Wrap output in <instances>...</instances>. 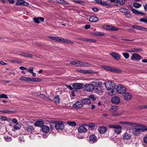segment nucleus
Here are the masks:
<instances>
[{
  "label": "nucleus",
  "mask_w": 147,
  "mask_h": 147,
  "mask_svg": "<svg viewBox=\"0 0 147 147\" xmlns=\"http://www.w3.org/2000/svg\"><path fill=\"white\" fill-rule=\"evenodd\" d=\"M117 125H116L115 124H110L109 125V127L110 128H114L115 129L117 127Z\"/></svg>",
  "instance_id": "obj_50"
},
{
  "label": "nucleus",
  "mask_w": 147,
  "mask_h": 147,
  "mask_svg": "<svg viewBox=\"0 0 147 147\" xmlns=\"http://www.w3.org/2000/svg\"><path fill=\"white\" fill-rule=\"evenodd\" d=\"M92 83L95 84V86L96 87L100 86L102 84L101 82L98 81V80H95L93 81Z\"/></svg>",
  "instance_id": "obj_32"
},
{
  "label": "nucleus",
  "mask_w": 147,
  "mask_h": 147,
  "mask_svg": "<svg viewBox=\"0 0 147 147\" xmlns=\"http://www.w3.org/2000/svg\"><path fill=\"white\" fill-rule=\"evenodd\" d=\"M78 40H82L84 41L89 42V39L84 38H78Z\"/></svg>",
  "instance_id": "obj_48"
},
{
  "label": "nucleus",
  "mask_w": 147,
  "mask_h": 147,
  "mask_svg": "<svg viewBox=\"0 0 147 147\" xmlns=\"http://www.w3.org/2000/svg\"><path fill=\"white\" fill-rule=\"evenodd\" d=\"M30 78L26 77L23 76H22L19 79V80L25 82H29L30 80Z\"/></svg>",
  "instance_id": "obj_28"
},
{
  "label": "nucleus",
  "mask_w": 147,
  "mask_h": 147,
  "mask_svg": "<svg viewBox=\"0 0 147 147\" xmlns=\"http://www.w3.org/2000/svg\"><path fill=\"white\" fill-rule=\"evenodd\" d=\"M125 125H134L135 124L134 123H132L131 122H125Z\"/></svg>",
  "instance_id": "obj_54"
},
{
  "label": "nucleus",
  "mask_w": 147,
  "mask_h": 147,
  "mask_svg": "<svg viewBox=\"0 0 147 147\" xmlns=\"http://www.w3.org/2000/svg\"><path fill=\"white\" fill-rule=\"evenodd\" d=\"M109 71L116 73H119L121 72V71L120 69L116 68L110 66L109 69Z\"/></svg>",
  "instance_id": "obj_20"
},
{
  "label": "nucleus",
  "mask_w": 147,
  "mask_h": 147,
  "mask_svg": "<svg viewBox=\"0 0 147 147\" xmlns=\"http://www.w3.org/2000/svg\"><path fill=\"white\" fill-rule=\"evenodd\" d=\"M21 126L20 125L17 123L13 127V128L14 130H17L18 129H20V128Z\"/></svg>",
  "instance_id": "obj_42"
},
{
  "label": "nucleus",
  "mask_w": 147,
  "mask_h": 147,
  "mask_svg": "<svg viewBox=\"0 0 147 147\" xmlns=\"http://www.w3.org/2000/svg\"><path fill=\"white\" fill-rule=\"evenodd\" d=\"M98 18L96 16H92L90 17L89 20L91 22H95L98 21Z\"/></svg>",
  "instance_id": "obj_27"
},
{
  "label": "nucleus",
  "mask_w": 147,
  "mask_h": 147,
  "mask_svg": "<svg viewBox=\"0 0 147 147\" xmlns=\"http://www.w3.org/2000/svg\"><path fill=\"white\" fill-rule=\"evenodd\" d=\"M34 68L33 67H30L27 70V71L31 73L33 71Z\"/></svg>",
  "instance_id": "obj_55"
},
{
  "label": "nucleus",
  "mask_w": 147,
  "mask_h": 147,
  "mask_svg": "<svg viewBox=\"0 0 147 147\" xmlns=\"http://www.w3.org/2000/svg\"><path fill=\"white\" fill-rule=\"evenodd\" d=\"M49 130V127L47 125H44L42 127V131L43 132L45 133H48Z\"/></svg>",
  "instance_id": "obj_22"
},
{
  "label": "nucleus",
  "mask_w": 147,
  "mask_h": 147,
  "mask_svg": "<svg viewBox=\"0 0 147 147\" xmlns=\"http://www.w3.org/2000/svg\"><path fill=\"white\" fill-rule=\"evenodd\" d=\"M90 102L91 100L89 98H85L82 100V102L83 104L88 105Z\"/></svg>",
  "instance_id": "obj_31"
},
{
  "label": "nucleus",
  "mask_w": 147,
  "mask_h": 147,
  "mask_svg": "<svg viewBox=\"0 0 147 147\" xmlns=\"http://www.w3.org/2000/svg\"><path fill=\"white\" fill-rule=\"evenodd\" d=\"M16 5H17L21 6H28L29 5V3L23 0H20L17 1Z\"/></svg>",
  "instance_id": "obj_8"
},
{
  "label": "nucleus",
  "mask_w": 147,
  "mask_h": 147,
  "mask_svg": "<svg viewBox=\"0 0 147 147\" xmlns=\"http://www.w3.org/2000/svg\"><path fill=\"white\" fill-rule=\"evenodd\" d=\"M130 12L128 10V12H127V13H125V16L127 18H131V15L130 13Z\"/></svg>",
  "instance_id": "obj_51"
},
{
  "label": "nucleus",
  "mask_w": 147,
  "mask_h": 147,
  "mask_svg": "<svg viewBox=\"0 0 147 147\" xmlns=\"http://www.w3.org/2000/svg\"><path fill=\"white\" fill-rule=\"evenodd\" d=\"M84 89L87 92H91L94 89V86L92 84H86L84 86Z\"/></svg>",
  "instance_id": "obj_5"
},
{
  "label": "nucleus",
  "mask_w": 147,
  "mask_h": 147,
  "mask_svg": "<svg viewBox=\"0 0 147 147\" xmlns=\"http://www.w3.org/2000/svg\"><path fill=\"white\" fill-rule=\"evenodd\" d=\"M70 63L72 65H75L76 66H78L77 61H71L70 62Z\"/></svg>",
  "instance_id": "obj_58"
},
{
  "label": "nucleus",
  "mask_w": 147,
  "mask_h": 147,
  "mask_svg": "<svg viewBox=\"0 0 147 147\" xmlns=\"http://www.w3.org/2000/svg\"><path fill=\"white\" fill-rule=\"evenodd\" d=\"M89 141L92 143H94L97 141V137L94 135H90L89 137Z\"/></svg>",
  "instance_id": "obj_14"
},
{
  "label": "nucleus",
  "mask_w": 147,
  "mask_h": 147,
  "mask_svg": "<svg viewBox=\"0 0 147 147\" xmlns=\"http://www.w3.org/2000/svg\"><path fill=\"white\" fill-rule=\"evenodd\" d=\"M89 97L93 100H96L95 97L93 95H91L89 96Z\"/></svg>",
  "instance_id": "obj_57"
},
{
  "label": "nucleus",
  "mask_w": 147,
  "mask_h": 147,
  "mask_svg": "<svg viewBox=\"0 0 147 147\" xmlns=\"http://www.w3.org/2000/svg\"><path fill=\"white\" fill-rule=\"evenodd\" d=\"M4 139L7 142H10L11 140V137L7 136H5Z\"/></svg>",
  "instance_id": "obj_45"
},
{
  "label": "nucleus",
  "mask_w": 147,
  "mask_h": 147,
  "mask_svg": "<svg viewBox=\"0 0 147 147\" xmlns=\"http://www.w3.org/2000/svg\"><path fill=\"white\" fill-rule=\"evenodd\" d=\"M136 52H139L142 51V49L141 48H136Z\"/></svg>",
  "instance_id": "obj_61"
},
{
  "label": "nucleus",
  "mask_w": 147,
  "mask_h": 147,
  "mask_svg": "<svg viewBox=\"0 0 147 147\" xmlns=\"http://www.w3.org/2000/svg\"><path fill=\"white\" fill-rule=\"evenodd\" d=\"M53 101L56 103H59L60 102V98L59 95H56L54 97Z\"/></svg>",
  "instance_id": "obj_33"
},
{
  "label": "nucleus",
  "mask_w": 147,
  "mask_h": 147,
  "mask_svg": "<svg viewBox=\"0 0 147 147\" xmlns=\"http://www.w3.org/2000/svg\"><path fill=\"white\" fill-rule=\"evenodd\" d=\"M73 1L75 3H78L80 4H82L84 3L83 1H82L73 0Z\"/></svg>",
  "instance_id": "obj_56"
},
{
  "label": "nucleus",
  "mask_w": 147,
  "mask_h": 147,
  "mask_svg": "<svg viewBox=\"0 0 147 147\" xmlns=\"http://www.w3.org/2000/svg\"><path fill=\"white\" fill-rule=\"evenodd\" d=\"M136 48H134L132 49H131L129 50H128L127 51L130 52H136Z\"/></svg>",
  "instance_id": "obj_59"
},
{
  "label": "nucleus",
  "mask_w": 147,
  "mask_h": 147,
  "mask_svg": "<svg viewBox=\"0 0 147 147\" xmlns=\"http://www.w3.org/2000/svg\"><path fill=\"white\" fill-rule=\"evenodd\" d=\"M122 55L125 59H128L129 57V54L128 53H122Z\"/></svg>",
  "instance_id": "obj_46"
},
{
  "label": "nucleus",
  "mask_w": 147,
  "mask_h": 147,
  "mask_svg": "<svg viewBox=\"0 0 147 147\" xmlns=\"http://www.w3.org/2000/svg\"><path fill=\"white\" fill-rule=\"evenodd\" d=\"M33 19L35 22L38 24L40 23V21L42 22L44 20V18L41 17H34L33 18Z\"/></svg>",
  "instance_id": "obj_15"
},
{
  "label": "nucleus",
  "mask_w": 147,
  "mask_h": 147,
  "mask_svg": "<svg viewBox=\"0 0 147 147\" xmlns=\"http://www.w3.org/2000/svg\"><path fill=\"white\" fill-rule=\"evenodd\" d=\"M77 62L78 66L90 67L91 66V65L88 63L82 62L79 61H77Z\"/></svg>",
  "instance_id": "obj_13"
},
{
  "label": "nucleus",
  "mask_w": 147,
  "mask_h": 147,
  "mask_svg": "<svg viewBox=\"0 0 147 147\" xmlns=\"http://www.w3.org/2000/svg\"><path fill=\"white\" fill-rule=\"evenodd\" d=\"M110 109L111 111V112H116L118 110V107L117 106H112Z\"/></svg>",
  "instance_id": "obj_36"
},
{
  "label": "nucleus",
  "mask_w": 147,
  "mask_h": 147,
  "mask_svg": "<svg viewBox=\"0 0 147 147\" xmlns=\"http://www.w3.org/2000/svg\"><path fill=\"white\" fill-rule=\"evenodd\" d=\"M64 125L61 121H58L56 123L55 127L57 130H61L64 128Z\"/></svg>",
  "instance_id": "obj_4"
},
{
  "label": "nucleus",
  "mask_w": 147,
  "mask_h": 147,
  "mask_svg": "<svg viewBox=\"0 0 147 147\" xmlns=\"http://www.w3.org/2000/svg\"><path fill=\"white\" fill-rule=\"evenodd\" d=\"M80 72L81 73L85 74H90V73H92V71L88 70H80Z\"/></svg>",
  "instance_id": "obj_40"
},
{
  "label": "nucleus",
  "mask_w": 147,
  "mask_h": 147,
  "mask_svg": "<svg viewBox=\"0 0 147 147\" xmlns=\"http://www.w3.org/2000/svg\"><path fill=\"white\" fill-rule=\"evenodd\" d=\"M140 129L138 124L136 125L133 129L132 132L134 135L136 136L138 135L140 132Z\"/></svg>",
  "instance_id": "obj_6"
},
{
  "label": "nucleus",
  "mask_w": 147,
  "mask_h": 147,
  "mask_svg": "<svg viewBox=\"0 0 147 147\" xmlns=\"http://www.w3.org/2000/svg\"><path fill=\"white\" fill-rule=\"evenodd\" d=\"M57 2L60 3L65 4V5H68L69 3L67 1H65L64 0H55Z\"/></svg>",
  "instance_id": "obj_38"
},
{
  "label": "nucleus",
  "mask_w": 147,
  "mask_h": 147,
  "mask_svg": "<svg viewBox=\"0 0 147 147\" xmlns=\"http://www.w3.org/2000/svg\"><path fill=\"white\" fill-rule=\"evenodd\" d=\"M86 125L90 127H92L94 126L95 124L93 123H91L88 125Z\"/></svg>",
  "instance_id": "obj_62"
},
{
  "label": "nucleus",
  "mask_w": 147,
  "mask_h": 147,
  "mask_svg": "<svg viewBox=\"0 0 147 147\" xmlns=\"http://www.w3.org/2000/svg\"><path fill=\"white\" fill-rule=\"evenodd\" d=\"M138 125L140 129V131H145L147 130V127L146 126L144 125H140L138 124Z\"/></svg>",
  "instance_id": "obj_26"
},
{
  "label": "nucleus",
  "mask_w": 147,
  "mask_h": 147,
  "mask_svg": "<svg viewBox=\"0 0 147 147\" xmlns=\"http://www.w3.org/2000/svg\"><path fill=\"white\" fill-rule=\"evenodd\" d=\"M40 97L42 98H44L45 99L48 98V97H47L44 94H40Z\"/></svg>",
  "instance_id": "obj_60"
},
{
  "label": "nucleus",
  "mask_w": 147,
  "mask_h": 147,
  "mask_svg": "<svg viewBox=\"0 0 147 147\" xmlns=\"http://www.w3.org/2000/svg\"><path fill=\"white\" fill-rule=\"evenodd\" d=\"M29 81L37 82H40L41 81V80L38 78H30Z\"/></svg>",
  "instance_id": "obj_34"
},
{
  "label": "nucleus",
  "mask_w": 147,
  "mask_h": 147,
  "mask_svg": "<svg viewBox=\"0 0 147 147\" xmlns=\"http://www.w3.org/2000/svg\"><path fill=\"white\" fill-rule=\"evenodd\" d=\"M131 10L133 13L137 15L140 14L141 15H144L145 14V13H144L140 12L133 8L131 9Z\"/></svg>",
  "instance_id": "obj_24"
},
{
  "label": "nucleus",
  "mask_w": 147,
  "mask_h": 147,
  "mask_svg": "<svg viewBox=\"0 0 147 147\" xmlns=\"http://www.w3.org/2000/svg\"><path fill=\"white\" fill-rule=\"evenodd\" d=\"M87 131L86 128L84 126H80L78 129V132L81 133L86 132Z\"/></svg>",
  "instance_id": "obj_17"
},
{
  "label": "nucleus",
  "mask_w": 147,
  "mask_h": 147,
  "mask_svg": "<svg viewBox=\"0 0 147 147\" xmlns=\"http://www.w3.org/2000/svg\"><path fill=\"white\" fill-rule=\"evenodd\" d=\"M119 11L121 12L125 13H127V12H128V9L123 8H120L119 9Z\"/></svg>",
  "instance_id": "obj_41"
},
{
  "label": "nucleus",
  "mask_w": 147,
  "mask_h": 147,
  "mask_svg": "<svg viewBox=\"0 0 147 147\" xmlns=\"http://www.w3.org/2000/svg\"><path fill=\"white\" fill-rule=\"evenodd\" d=\"M122 127L121 125H118L114 130L115 132L117 134H119L121 132Z\"/></svg>",
  "instance_id": "obj_21"
},
{
  "label": "nucleus",
  "mask_w": 147,
  "mask_h": 147,
  "mask_svg": "<svg viewBox=\"0 0 147 147\" xmlns=\"http://www.w3.org/2000/svg\"><path fill=\"white\" fill-rule=\"evenodd\" d=\"M48 38L52 40H54L57 42H64L67 43L72 44L74 42L68 40L64 39L60 37L53 36H49Z\"/></svg>",
  "instance_id": "obj_1"
},
{
  "label": "nucleus",
  "mask_w": 147,
  "mask_h": 147,
  "mask_svg": "<svg viewBox=\"0 0 147 147\" xmlns=\"http://www.w3.org/2000/svg\"><path fill=\"white\" fill-rule=\"evenodd\" d=\"M110 66L106 65H103L101 66V67L109 71Z\"/></svg>",
  "instance_id": "obj_47"
},
{
  "label": "nucleus",
  "mask_w": 147,
  "mask_h": 147,
  "mask_svg": "<svg viewBox=\"0 0 147 147\" xmlns=\"http://www.w3.org/2000/svg\"><path fill=\"white\" fill-rule=\"evenodd\" d=\"M142 6V5L140 4H139L137 3H134L133 4V6L136 8H138L140 7H141Z\"/></svg>",
  "instance_id": "obj_43"
},
{
  "label": "nucleus",
  "mask_w": 147,
  "mask_h": 147,
  "mask_svg": "<svg viewBox=\"0 0 147 147\" xmlns=\"http://www.w3.org/2000/svg\"><path fill=\"white\" fill-rule=\"evenodd\" d=\"M8 97L7 95L4 94H2L0 95V98H4L5 99L7 98Z\"/></svg>",
  "instance_id": "obj_52"
},
{
  "label": "nucleus",
  "mask_w": 147,
  "mask_h": 147,
  "mask_svg": "<svg viewBox=\"0 0 147 147\" xmlns=\"http://www.w3.org/2000/svg\"><path fill=\"white\" fill-rule=\"evenodd\" d=\"M24 129L30 133L32 132L34 129L33 126L27 123L25 124V125L24 126Z\"/></svg>",
  "instance_id": "obj_7"
},
{
  "label": "nucleus",
  "mask_w": 147,
  "mask_h": 147,
  "mask_svg": "<svg viewBox=\"0 0 147 147\" xmlns=\"http://www.w3.org/2000/svg\"><path fill=\"white\" fill-rule=\"evenodd\" d=\"M132 27L134 28H136L137 30L144 31L145 28L142 27L137 26H133Z\"/></svg>",
  "instance_id": "obj_35"
},
{
  "label": "nucleus",
  "mask_w": 147,
  "mask_h": 147,
  "mask_svg": "<svg viewBox=\"0 0 147 147\" xmlns=\"http://www.w3.org/2000/svg\"><path fill=\"white\" fill-rule=\"evenodd\" d=\"M110 29L111 30L116 31L119 30V29L117 28L116 27L112 26H111V28H110Z\"/></svg>",
  "instance_id": "obj_53"
},
{
  "label": "nucleus",
  "mask_w": 147,
  "mask_h": 147,
  "mask_svg": "<svg viewBox=\"0 0 147 147\" xmlns=\"http://www.w3.org/2000/svg\"><path fill=\"white\" fill-rule=\"evenodd\" d=\"M105 85L108 90H111V93L113 92V90L115 89V84L113 82L110 81L106 82Z\"/></svg>",
  "instance_id": "obj_2"
},
{
  "label": "nucleus",
  "mask_w": 147,
  "mask_h": 147,
  "mask_svg": "<svg viewBox=\"0 0 147 147\" xmlns=\"http://www.w3.org/2000/svg\"><path fill=\"white\" fill-rule=\"evenodd\" d=\"M44 123L41 121H37L34 123V125L35 126H38L39 127H42L43 126Z\"/></svg>",
  "instance_id": "obj_23"
},
{
  "label": "nucleus",
  "mask_w": 147,
  "mask_h": 147,
  "mask_svg": "<svg viewBox=\"0 0 147 147\" xmlns=\"http://www.w3.org/2000/svg\"><path fill=\"white\" fill-rule=\"evenodd\" d=\"M105 34L104 33L98 32H96L94 34V35L96 36H104Z\"/></svg>",
  "instance_id": "obj_37"
},
{
  "label": "nucleus",
  "mask_w": 147,
  "mask_h": 147,
  "mask_svg": "<svg viewBox=\"0 0 147 147\" xmlns=\"http://www.w3.org/2000/svg\"><path fill=\"white\" fill-rule=\"evenodd\" d=\"M1 112L4 113H7L9 114H12V113H15L16 112V111H9L7 110H1L0 111Z\"/></svg>",
  "instance_id": "obj_30"
},
{
  "label": "nucleus",
  "mask_w": 147,
  "mask_h": 147,
  "mask_svg": "<svg viewBox=\"0 0 147 147\" xmlns=\"http://www.w3.org/2000/svg\"><path fill=\"white\" fill-rule=\"evenodd\" d=\"M117 2L121 5H123L125 2V0H117Z\"/></svg>",
  "instance_id": "obj_44"
},
{
  "label": "nucleus",
  "mask_w": 147,
  "mask_h": 147,
  "mask_svg": "<svg viewBox=\"0 0 147 147\" xmlns=\"http://www.w3.org/2000/svg\"><path fill=\"white\" fill-rule=\"evenodd\" d=\"M140 21L141 22L147 23V18H143L140 19Z\"/></svg>",
  "instance_id": "obj_49"
},
{
  "label": "nucleus",
  "mask_w": 147,
  "mask_h": 147,
  "mask_svg": "<svg viewBox=\"0 0 147 147\" xmlns=\"http://www.w3.org/2000/svg\"><path fill=\"white\" fill-rule=\"evenodd\" d=\"M72 86L74 89H80L82 88L83 84L82 83H76L73 84Z\"/></svg>",
  "instance_id": "obj_16"
},
{
  "label": "nucleus",
  "mask_w": 147,
  "mask_h": 147,
  "mask_svg": "<svg viewBox=\"0 0 147 147\" xmlns=\"http://www.w3.org/2000/svg\"><path fill=\"white\" fill-rule=\"evenodd\" d=\"M107 130V128L105 127H101L98 129V131L100 134H104Z\"/></svg>",
  "instance_id": "obj_19"
},
{
  "label": "nucleus",
  "mask_w": 147,
  "mask_h": 147,
  "mask_svg": "<svg viewBox=\"0 0 147 147\" xmlns=\"http://www.w3.org/2000/svg\"><path fill=\"white\" fill-rule=\"evenodd\" d=\"M109 54L116 60H118L120 59V56L117 53L112 52L110 53Z\"/></svg>",
  "instance_id": "obj_18"
},
{
  "label": "nucleus",
  "mask_w": 147,
  "mask_h": 147,
  "mask_svg": "<svg viewBox=\"0 0 147 147\" xmlns=\"http://www.w3.org/2000/svg\"><path fill=\"white\" fill-rule=\"evenodd\" d=\"M111 101L113 103L115 104H117L120 102V98L117 96L113 97L112 98Z\"/></svg>",
  "instance_id": "obj_12"
},
{
  "label": "nucleus",
  "mask_w": 147,
  "mask_h": 147,
  "mask_svg": "<svg viewBox=\"0 0 147 147\" xmlns=\"http://www.w3.org/2000/svg\"><path fill=\"white\" fill-rule=\"evenodd\" d=\"M123 97L125 99L129 100L132 98V95L130 93L126 92L123 95Z\"/></svg>",
  "instance_id": "obj_11"
},
{
  "label": "nucleus",
  "mask_w": 147,
  "mask_h": 147,
  "mask_svg": "<svg viewBox=\"0 0 147 147\" xmlns=\"http://www.w3.org/2000/svg\"><path fill=\"white\" fill-rule=\"evenodd\" d=\"M83 104L82 102L77 101L73 105V107L77 109H80L83 106Z\"/></svg>",
  "instance_id": "obj_10"
},
{
  "label": "nucleus",
  "mask_w": 147,
  "mask_h": 147,
  "mask_svg": "<svg viewBox=\"0 0 147 147\" xmlns=\"http://www.w3.org/2000/svg\"><path fill=\"white\" fill-rule=\"evenodd\" d=\"M67 123L69 125L71 126H76L77 125L76 123L74 121L68 122Z\"/></svg>",
  "instance_id": "obj_39"
},
{
  "label": "nucleus",
  "mask_w": 147,
  "mask_h": 147,
  "mask_svg": "<svg viewBox=\"0 0 147 147\" xmlns=\"http://www.w3.org/2000/svg\"><path fill=\"white\" fill-rule=\"evenodd\" d=\"M19 55L26 57L32 58V57L31 54L26 53H23L20 54Z\"/></svg>",
  "instance_id": "obj_29"
},
{
  "label": "nucleus",
  "mask_w": 147,
  "mask_h": 147,
  "mask_svg": "<svg viewBox=\"0 0 147 147\" xmlns=\"http://www.w3.org/2000/svg\"><path fill=\"white\" fill-rule=\"evenodd\" d=\"M126 90V88L121 85H119L117 88V92L119 94H123Z\"/></svg>",
  "instance_id": "obj_3"
},
{
  "label": "nucleus",
  "mask_w": 147,
  "mask_h": 147,
  "mask_svg": "<svg viewBox=\"0 0 147 147\" xmlns=\"http://www.w3.org/2000/svg\"><path fill=\"white\" fill-rule=\"evenodd\" d=\"M144 142L147 144V136H145L143 139Z\"/></svg>",
  "instance_id": "obj_63"
},
{
  "label": "nucleus",
  "mask_w": 147,
  "mask_h": 147,
  "mask_svg": "<svg viewBox=\"0 0 147 147\" xmlns=\"http://www.w3.org/2000/svg\"><path fill=\"white\" fill-rule=\"evenodd\" d=\"M131 138L130 134L127 132H125L123 135V138L124 139L128 140Z\"/></svg>",
  "instance_id": "obj_25"
},
{
  "label": "nucleus",
  "mask_w": 147,
  "mask_h": 147,
  "mask_svg": "<svg viewBox=\"0 0 147 147\" xmlns=\"http://www.w3.org/2000/svg\"><path fill=\"white\" fill-rule=\"evenodd\" d=\"M142 57L137 53H134L132 54L131 58V60L133 61L134 59L138 60L140 59Z\"/></svg>",
  "instance_id": "obj_9"
},
{
  "label": "nucleus",
  "mask_w": 147,
  "mask_h": 147,
  "mask_svg": "<svg viewBox=\"0 0 147 147\" xmlns=\"http://www.w3.org/2000/svg\"><path fill=\"white\" fill-rule=\"evenodd\" d=\"M0 119L2 121H6L7 120V118L3 116L0 118Z\"/></svg>",
  "instance_id": "obj_64"
}]
</instances>
